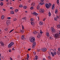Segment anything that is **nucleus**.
<instances>
[{
    "instance_id": "23",
    "label": "nucleus",
    "mask_w": 60,
    "mask_h": 60,
    "mask_svg": "<svg viewBox=\"0 0 60 60\" xmlns=\"http://www.w3.org/2000/svg\"><path fill=\"white\" fill-rule=\"evenodd\" d=\"M58 10L56 9L55 10V13L56 14V13H57V12H58Z\"/></svg>"
},
{
    "instance_id": "14",
    "label": "nucleus",
    "mask_w": 60,
    "mask_h": 60,
    "mask_svg": "<svg viewBox=\"0 0 60 60\" xmlns=\"http://www.w3.org/2000/svg\"><path fill=\"white\" fill-rule=\"evenodd\" d=\"M11 46H12L10 44H9L8 45V48H10L11 47Z\"/></svg>"
},
{
    "instance_id": "2",
    "label": "nucleus",
    "mask_w": 60,
    "mask_h": 60,
    "mask_svg": "<svg viewBox=\"0 0 60 60\" xmlns=\"http://www.w3.org/2000/svg\"><path fill=\"white\" fill-rule=\"evenodd\" d=\"M59 36L60 35L58 34H55L54 35V37L56 38V39H58V38L59 37Z\"/></svg>"
},
{
    "instance_id": "30",
    "label": "nucleus",
    "mask_w": 60,
    "mask_h": 60,
    "mask_svg": "<svg viewBox=\"0 0 60 60\" xmlns=\"http://www.w3.org/2000/svg\"><path fill=\"white\" fill-rule=\"evenodd\" d=\"M37 32L36 31H35L34 32H33V34H37Z\"/></svg>"
},
{
    "instance_id": "13",
    "label": "nucleus",
    "mask_w": 60,
    "mask_h": 60,
    "mask_svg": "<svg viewBox=\"0 0 60 60\" xmlns=\"http://www.w3.org/2000/svg\"><path fill=\"white\" fill-rule=\"evenodd\" d=\"M33 14L35 15H38V14H37V13H36V12H35L34 11L33 12Z\"/></svg>"
},
{
    "instance_id": "24",
    "label": "nucleus",
    "mask_w": 60,
    "mask_h": 60,
    "mask_svg": "<svg viewBox=\"0 0 60 60\" xmlns=\"http://www.w3.org/2000/svg\"><path fill=\"white\" fill-rule=\"evenodd\" d=\"M37 9H39L40 8V7L39 5H38L37 7Z\"/></svg>"
},
{
    "instance_id": "53",
    "label": "nucleus",
    "mask_w": 60,
    "mask_h": 60,
    "mask_svg": "<svg viewBox=\"0 0 60 60\" xmlns=\"http://www.w3.org/2000/svg\"><path fill=\"white\" fill-rule=\"evenodd\" d=\"M11 49H10V50H9V52H11Z\"/></svg>"
},
{
    "instance_id": "48",
    "label": "nucleus",
    "mask_w": 60,
    "mask_h": 60,
    "mask_svg": "<svg viewBox=\"0 0 60 60\" xmlns=\"http://www.w3.org/2000/svg\"><path fill=\"white\" fill-rule=\"evenodd\" d=\"M10 9L11 10H13V8L12 7H11L10 8Z\"/></svg>"
},
{
    "instance_id": "63",
    "label": "nucleus",
    "mask_w": 60,
    "mask_h": 60,
    "mask_svg": "<svg viewBox=\"0 0 60 60\" xmlns=\"http://www.w3.org/2000/svg\"><path fill=\"white\" fill-rule=\"evenodd\" d=\"M1 54L0 53V58H1Z\"/></svg>"
},
{
    "instance_id": "34",
    "label": "nucleus",
    "mask_w": 60,
    "mask_h": 60,
    "mask_svg": "<svg viewBox=\"0 0 60 60\" xmlns=\"http://www.w3.org/2000/svg\"><path fill=\"white\" fill-rule=\"evenodd\" d=\"M30 9H31V10H33L34 9V8L33 6L31 7L30 8Z\"/></svg>"
},
{
    "instance_id": "26",
    "label": "nucleus",
    "mask_w": 60,
    "mask_h": 60,
    "mask_svg": "<svg viewBox=\"0 0 60 60\" xmlns=\"http://www.w3.org/2000/svg\"><path fill=\"white\" fill-rule=\"evenodd\" d=\"M27 60H28V59H29V56L28 54H27Z\"/></svg>"
},
{
    "instance_id": "52",
    "label": "nucleus",
    "mask_w": 60,
    "mask_h": 60,
    "mask_svg": "<svg viewBox=\"0 0 60 60\" xmlns=\"http://www.w3.org/2000/svg\"><path fill=\"white\" fill-rule=\"evenodd\" d=\"M58 50L60 52V48H58Z\"/></svg>"
},
{
    "instance_id": "7",
    "label": "nucleus",
    "mask_w": 60,
    "mask_h": 60,
    "mask_svg": "<svg viewBox=\"0 0 60 60\" xmlns=\"http://www.w3.org/2000/svg\"><path fill=\"white\" fill-rule=\"evenodd\" d=\"M41 50L43 52H45L47 50V49L45 48H42L41 49Z\"/></svg>"
},
{
    "instance_id": "35",
    "label": "nucleus",
    "mask_w": 60,
    "mask_h": 60,
    "mask_svg": "<svg viewBox=\"0 0 60 60\" xmlns=\"http://www.w3.org/2000/svg\"><path fill=\"white\" fill-rule=\"evenodd\" d=\"M53 39V38L52 37H49V39H50V40H52Z\"/></svg>"
},
{
    "instance_id": "40",
    "label": "nucleus",
    "mask_w": 60,
    "mask_h": 60,
    "mask_svg": "<svg viewBox=\"0 0 60 60\" xmlns=\"http://www.w3.org/2000/svg\"><path fill=\"white\" fill-rule=\"evenodd\" d=\"M49 16H51V13L49 12L48 13Z\"/></svg>"
},
{
    "instance_id": "8",
    "label": "nucleus",
    "mask_w": 60,
    "mask_h": 60,
    "mask_svg": "<svg viewBox=\"0 0 60 60\" xmlns=\"http://www.w3.org/2000/svg\"><path fill=\"white\" fill-rule=\"evenodd\" d=\"M39 24L40 26H41L43 25V23L42 22L40 21L39 22Z\"/></svg>"
},
{
    "instance_id": "4",
    "label": "nucleus",
    "mask_w": 60,
    "mask_h": 60,
    "mask_svg": "<svg viewBox=\"0 0 60 60\" xmlns=\"http://www.w3.org/2000/svg\"><path fill=\"white\" fill-rule=\"evenodd\" d=\"M45 10L43 9H42L40 8L39 9V11L40 12H41L42 13H44Z\"/></svg>"
},
{
    "instance_id": "57",
    "label": "nucleus",
    "mask_w": 60,
    "mask_h": 60,
    "mask_svg": "<svg viewBox=\"0 0 60 60\" xmlns=\"http://www.w3.org/2000/svg\"><path fill=\"white\" fill-rule=\"evenodd\" d=\"M22 29H24V26H22Z\"/></svg>"
},
{
    "instance_id": "21",
    "label": "nucleus",
    "mask_w": 60,
    "mask_h": 60,
    "mask_svg": "<svg viewBox=\"0 0 60 60\" xmlns=\"http://www.w3.org/2000/svg\"><path fill=\"white\" fill-rule=\"evenodd\" d=\"M39 5H43L44 4V3H41L39 4Z\"/></svg>"
},
{
    "instance_id": "41",
    "label": "nucleus",
    "mask_w": 60,
    "mask_h": 60,
    "mask_svg": "<svg viewBox=\"0 0 60 60\" xmlns=\"http://www.w3.org/2000/svg\"><path fill=\"white\" fill-rule=\"evenodd\" d=\"M7 19H11V17H8L7 18Z\"/></svg>"
},
{
    "instance_id": "38",
    "label": "nucleus",
    "mask_w": 60,
    "mask_h": 60,
    "mask_svg": "<svg viewBox=\"0 0 60 60\" xmlns=\"http://www.w3.org/2000/svg\"><path fill=\"white\" fill-rule=\"evenodd\" d=\"M17 20V19L16 18H14L13 19V21H15Z\"/></svg>"
},
{
    "instance_id": "45",
    "label": "nucleus",
    "mask_w": 60,
    "mask_h": 60,
    "mask_svg": "<svg viewBox=\"0 0 60 60\" xmlns=\"http://www.w3.org/2000/svg\"><path fill=\"white\" fill-rule=\"evenodd\" d=\"M22 19H24V20H26V18L24 17V18H23Z\"/></svg>"
},
{
    "instance_id": "18",
    "label": "nucleus",
    "mask_w": 60,
    "mask_h": 60,
    "mask_svg": "<svg viewBox=\"0 0 60 60\" xmlns=\"http://www.w3.org/2000/svg\"><path fill=\"white\" fill-rule=\"evenodd\" d=\"M14 43L13 42H11L10 43V44L11 45V46H12V45H14Z\"/></svg>"
},
{
    "instance_id": "54",
    "label": "nucleus",
    "mask_w": 60,
    "mask_h": 60,
    "mask_svg": "<svg viewBox=\"0 0 60 60\" xmlns=\"http://www.w3.org/2000/svg\"><path fill=\"white\" fill-rule=\"evenodd\" d=\"M49 4L50 6H51V5H52V4H51L50 3H49Z\"/></svg>"
},
{
    "instance_id": "44",
    "label": "nucleus",
    "mask_w": 60,
    "mask_h": 60,
    "mask_svg": "<svg viewBox=\"0 0 60 60\" xmlns=\"http://www.w3.org/2000/svg\"><path fill=\"white\" fill-rule=\"evenodd\" d=\"M57 4H59V0H57Z\"/></svg>"
},
{
    "instance_id": "61",
    "label": "nucleus",
    "mask_w": 60,
    "mask_h": 60,
    "mask_svg": "<svg viewBox=\"0 0 60 60\" xmlns=\"http://www.w3.org/2000/svg\"><path fill=\"white\" fill-rule=\"evenodd\" d=\"M43 60H46V59H45V58H43Z\"/></svg>"
},
{
    "instance_id": "62",
    "label": "nucleus",
    "mask_w": 60,
    "mask_h": 60,
    "mask_svg": "<svg viewBox=\"0 0 60 60\" xmlns=\"http://www.w3.org/2000/svg\"><path fill=\"white\" fill-rule=\"evenodd\" d=\"M58 32H59V34H60V31L59 30L58 31Z\"/></svg>"
},
{
    "instance_id": "28",
    "label": "nucleus",
    "mask_w": 60,
    "mask_h": 60,
    "mask_svg": "<svg viewBox=\"0 0 60 60\" xmlns=\"http://www.w3.org/2000/svg\"><path fill=\"white\" fill-rule=\"evenodd\" d=\"M58 17H57V18H54V20H55L56 21V20H57V19H58Z\"/></svg>"
},
{
    "instance_id": "64",
    "label": "nucleus",
    "mask_w": 60,
    "mask_h": 60,
    "mask_svg": "<svg viewBox=\"0 0 60 60\" xmlns=\"http://www.w3.org/2000/svg\"><path fill=\"white\" fill-rule=\"evenodd\" d=\"M7 4H9V3L8 2L7 3Z\"/></svg>"
},
{
    "instance_id": "50",
    "label": "nucleus",
    "mask_w": 60,
    "mask_h": 60,
    "mask_svg": "<svg viewBox=\"0 0 60 60\" xmlns=\"http://www.w3.org/2000/svg\"><path fill=\"white\" fill-rule=\"evenodd\" d=\"M2 10H3L4 11H6V9H4V8H3Z\"/></svg>"
},
{
    "instance_id": "9",
    "label": "nucleus",
    "mask_w": 60,
    "mask_h": 60,
    "mask_svg": "<svg viewBox=\"0 0 60 60\" xmlns=\"http://www.w3.org/2000/svg\"><path fill=\"white\" fill-rule=\"evenodd\" d=\"M56 31V30L54 29H52V33H55Z\"/></svg>"
},
{
    "instance_id": "6",
    "label": "nucleus",
    "mask_w": 60,
    "mask_h": 60,
    "mask_svg": "<svg viewBox=\"0 0 60 60\" xmlns=\"http://www.w3.org/2000/svg\"><path fill=\"white\" fill-rule=\"evenodd\" d=\"M45 6L47 8H49V5L48 3H46L45 4Z\"/></svg>"
},
{
    "instance_id": "1",
    "label": "nucleus",
    "mask_w": 60,
    "mask_h": 60,
    "mask_svg": "<svg viewBox=\"0 0 60 60\" xmlns=\"http://www.w3.org/2000/svg\"><path fill=\"white\" fill-rule=\"evenodd\" d=\"M30 41L31 42H33L35 41V38L34 37H31L30 39Z\"/></svg>"
},
{
    "instance_id": "12",
    "label": "nucleus",
    "mask_w": 60,
    "mask_h": 60,
    "mask_svg": "<svg viewBox=\"0 0 60 60\" xmlns=\"http://www.w3.org/2000/svg\"><path fill=\"white\" fill-rule=\"evenodd\" d=\"M0 43L1 44V46H4V43H3V42H0Z\"/></svg>"
},
{
    "instance_id": "39",
    "label": "nucleus",
    "mask_w": 60,
    "mask_h": 60,
    "mask_svg": "<svg viewBox=\"0 0 60 60\" xmlns=\"http://www.w3.org/2000/svg\"><path fill=\"white\" fill-rule=\"evenodd\" d=\"M14 29H12V30H11L10 32H9V33H11V32H12L13 31H14Z\"/></svg>"
},
{
    "instance_id": "20",
    "label": "nucleus",
    "mask_w": 60,
    "mask_h": 60,
    "mask_svg": "<svg viewBox=\"0 0 60 60\" xmlns=\"http://www.w3.org/2000/svg\"><path fill=\"white\" fill-rule=\"evenodd\" d=\"M30 23L32 25H33V26H34V24H35L34 22H30Z\"/></svg>"
},
{
    "instance_id": "32",
    "label": "nucleus",
    "mask_w": 60,
    "mask_h": 60,
    "mask_svg": "<svg viewBox=\"0 0 60 60\" xmlns=\"http://www.w3.org/2000/svg\"><path fill=\"white\" fill-rule=\"evenodd\" d=\"M23 7L24 9H26L27 8V7L26 6H24Z\"/></svg>"
},
{
    "instance_id": "11",
    "label": "nucleus",
    "mask_w": 60,
    "mask_h": 60,
    "mask_svg": "<svg viewBox=\"0 0 60 60\" xmlns=\"http://www.w3.org/2000/svg\"><path fill=\"white\" fill-rule=\"evenodd\" d=\"M21 39H22V40H24L25 39V38H24V35H22L21 37Z\"/></svg>"
},
{
    "instance_id": "37",
    "label": "nucleus",
    "mask_w": 60,
    "mask_h": 60,
    "mask_svg": "<svg viewBox=\"0 0 60 60\" xmlns=\"http://www.w3.org/2000/svg\"><path fill=\"white\" fill-rule=\"evenodd\" d=\"M31 6H34L35 5V3H34L33 4H31Z\"/></svg>"
},
{
    "instance_id": "29",
    "label": "nucleus",
    "mask_w": 60,
    "mask_h": 60,
    "mask_svg": "<svg viewBox=\"0 0 60 60\" xmlns=\"http://www.w3.org/2000/svg\"><path fill=\"white\" fill-rule=\"evenodd\" d=\"M57 28H60V24H59L57 26Z\"/></svg>"
},
{
    "instance_id": "16",
    "label": "nucleus",
    "mask_w": 60,
    "mask_h": 60,
    "mask_svg": "<svg viewBox=\"0 0 60 60\" xmlns=\"http://www.w3.org/2000/svg\"><path fill=\"white\" fill-rule=\"evenodd\" d=\"M46 35L47 37H49V34L48 32H47L46 33Z\"/></svg>"
},
{
    "instance_id": "59",
    "label": "nucleus",
    "mask_w": 60,
    "mask_h": 60,
    "mask_svg": "<svg viewBox=\"0 0 60 60\" xmlns=\"http://www.w3.org/2000/svg\"><path fill=\"white\" fill-rule=\"evenodd\" d=\"M10 59L11 60H12V59L11 57L10 58Z\"/></svg>"
},
{
    "instance_id": "10",
    "label": "nucleus",
    "mask_w": 60,
    "mask_h": 60,
    "mask_svg": "<svg viewBox=\"0 0 60 60\" xmlns=\"http://www.w3.org/2000/svg\"><path fill=\"white\" fill-rule=\"evenodd\" d=\"M55 9V4H53L52 6V10H54Z\"/></svg>"
},
{
    "instance_id": "42",
    "label": "nucleus",
    "mask_w": 60,
    "mask_h": 60,
    "mask_svg": "<svg viewBox=\"0 0 60 60\" xmlns=\"http://www.w3.org/2000/svg\"><path fill=\"white\" fill-rule=\"evenodd\" d=\"M43 33V32H42V31H41V30H40V33L41 34H42Z\"/></svg>"
},
{
    "instance_id": "51",
    "label": "nucleus",
    "mask_w": 60,
    "mask_h": 60,
    "mask_svg": "<svg viewBox=\"0 0 60 60\" xmlns=\"http://www.w3.org/2000/svg\"><path fill=\"white\" fill-rule=\"evenodd\" d=\"M30 2H31L30 0H28V3H30Z\"/></svg>"
},
{
    "instance_id": "43",
    "label": "nucleus",
    "mask_w": 60,
    "mask_h": 60,
    "mask_svg": "<svg viewBox=\"0 0 60 60\" xmlns=\"http://www.w3.org/2000/svg\"><path fill=\"white\" fill-rule=\"evenodd\" d=\"M19 7H21V8L23 7V5H20L19 6Z\"/></svg>"
},
{
    "instance_id": "15",
    "label": "nucleus",
    "mask_w": 60,
    "mask_h": 60,
    "mask_svg": "<svg viewBox=\"0 0 60 60\" xmlns=\"http://www.w3.org/2000/svg\"><path fill=\"white\" fill-rule=\"evenodd\" d=\"M9 24H10V21L8 20H7V25L8 26V25H9Z\"/></svg>"
},
{
    "instance_id": "5",
    "label": "nucleus",
    "mask_w": 60,
    "mask_h": 60,
    "mask_svg": "<svg viewBox=\"0 0 60 60\" xmlns=\"http://www.w3.org/2000/svg\"><path fill=\"white\" fill-rule=\"evenodd\" d=\"M35 45H36V42H34L32 44V48H34Z\"/></svg>"
},
{
    "instance_id": "19",
    "label": "nucleus",
    "mask_w": 60,
    "mask_h": 60,
    "mask_svg": "<svg viewBox=\"0 0 60 60\" xmlns=\"http://www.w3.org/2000/svg\"><path fill=\"white\" fill-rule=\"evenodd\" d=\"M1 19H4V15H2L1 16Z\"/></svg>"
},
{
    "instance_id": "56",
    "label": "nucleus",
    "mask_w": 60,
    "mask_h": 60,
    "mask_svg": "<svg viewBox=\"0 0 60 60\" xmlns=\"http://www.w3.org/2000/svg\"><path fill=\"white\" fill-rule=\"evenodd\" d=\"M48 58H49V59H50V58H51L50 56H49Z\"/></svg>"
},
{
    "instance_id": "36",
    "label": "nucleus",
    "mask_w": 60,
    "mask_h": 60,
    "mask_svg": "<svg viewBox=\"0 0 60 60\" xmlns=\"http://www.w3.org/2000/svg\"><path fill=\"white\" fill-rule=\"evenodd\" d=\"M57 55H60V52H59V51H57Z\"/></svg>"
},
{
    "instance_id": "46",
    "label": "nucleus",
    "mask_w": 60,
    "mask_h": 60,
    "mask_svg": "<svg viewBox=\"0 0 60 60\" xmlns=\"http://www.w3.org/2000/svg\"><path fill=\"white\" fill-rule=\"evenodd\" d=\"M33 54L34 55H36V52H33Z\"/></svg>"
},
{
    "instance_id": "55",
    "label": "nucleus",
    "mask_w": 60,
    "mask_h": 60,
    "mask_svg": "<svg viewBox=\"0 0 60 60\" xmlns=\"http://www.w3.org/2000/svg\"><path fill=\"white\" fill-rule=\"evenodd\" d=\"M21 32H24V31L23 30H21Z\"/></svg>"
},
{
    "instance_id": "22",
    "label": "nucleus",
    "mask_w": 60,
    "mask_h": 60,
    "mask_svg": "<svg viewBox=\"0 0 60 60\" xmlns=\"http://www.w3.org/2000/svg\"><path fill=\"white\" fill-rule=\"evenodd\" d=\"M30 20L31 21H34V18H32L30 19Z\"/></svg>"
},
{
    "instance_id": "17",
    "label": "nucleus",
    "mask_w": 60,
    "mask_h": 60,
    "mask_svg": "<svg viewBox=\"0 0 60 60\" xmlns=\"http://www.w3.org/2000/svg\"><path fill=\"white\" fill-rule=\"evenodd\" d=\"M14 13V12L13 11H10V13L11 14H13Z\"/></svg>"
},
{
    "instance_id": "58",
    "label": "nucleus",
    "mask_w": 60,
    "mask_h": 60,
    "mask_svg": "<svg viewBox=\"0 0 60 60\" xmlns=\"http://www.w3.org/2000/svg\"><path fill=\"white\" fill-rule=\"evenodd\" d=\"M14 48H12V50H14Z\"/></svg>"
},
{
    "instance_id": "60",
    "label": "nucleus",
    "mask_w": 60,
    "mask_h": 60,
    "mask_svg": "<svg viewBox=\"0 0 60 60\" xmlns=\"http://www.w3.org/2000/svg\"><path fill=\"white\" fill-rule=\"evenodd\" d=\"M28 50H29V51L31 50V49H28Z\"/></svg>"
},
{
    "instance_id": "47",
    "label": "nucleus",
    "mask_w": 60,
    "mask_h": 60,
    "mask_svg": "<svg viewBox=\"0 0 60 60\" xmlns=\"http://www.w3.org/2000/svg\"><path fill=\"white\" fill-rule=\"evenodd\" d=\"M40 1L41 2H43L44 1V0H40Z\"/></svg>"
},
{
    "instance_id": "27",
    "label": "nucleus",
    "mask_w": 60,
    "mask_h": 60,
    "mask_svg": "<svg viewBox=\"0 0 60 60\" xmlns=\"http://www.w3.org/2000/svg\"><path fill=\"white\" fill-rule=\"evenodd\" d=\"M0 5L1 6H3L4 5V3L3 2H1L0 4Z\"/></svg>"
},
{
    "instance_id": "25",
    "label": "nucleus",
    "mask_w": 60,
    "mask_h": 60,
    "mask_svg": "<svg viewBox=\"0 0 60 60\" xmlns=\"http://www.w3.org/2000/svg\"><path fill=\"white\" fill-rule=\"evenodd\" d=\"M37 37L38 38H40V37H41V36L40 35V34H39L38 35Z\"/></svg>"
},
{
    "instance_id": "3",
    "label": "nucleus",
    "mask_w": 60,
    "mask_h": 60,
    "mask_svg": "<svg viewBox=\"0 0 60 60\" xmlns=\"http://www.w3.org/2000/svg\"><path fill=\"white\" fill-rule=\"evenodd\" d=\"M51 53L52 56H54V55H56V52H51Z\"/></svg>"
},
{
    "instance_id": "49",
    "label": "nucleus",
    "mask_w": 60,
    "mask_h": 60,
    "mask_svg": "<svg viewBox=\"0 0 60 60\" xmlns=\"http://www.w3.org/2000/svg\"><path fill=\"white\" fill-rule=\"evenodd\" d=\"M46 19L45 18L44 19H43V21H45V20H46Z\"/></svg>"
},
{
    "instance_id": "33",
    "label": "nucleus",
    "mask_w": 60,
    "mask_h": 60,
    "mask_svg": "<svg viewBox=\"0 0 60 60\" xmlns=\"http://www.w3.org/2000/svg\"><path fill=\"white\" fill-rule=\"evenodd\" d=\"M35 60H37V59H38V56H35Z\"/></svg>"
},
{
    "instance_id": "31",
    "label": "nucleus",
    "mask_w": 60,
    "mask_h": 60,
    "mask_svg": "<svg viewBox=\"0 0 60 60\" xmlns=\"http://www.w3.org/2000/svg\"><path fill=\"white\" fill-rule=\"evenodd\" d=\"M18 11H19L18 9H17L15 10V12H17Z\"/></svg>"
}]
</instances>
